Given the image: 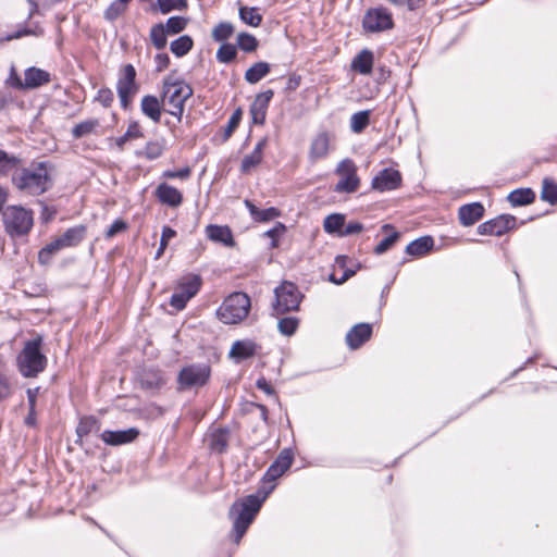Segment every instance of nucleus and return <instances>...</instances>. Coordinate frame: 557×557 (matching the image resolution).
Instances as JSON below:
<instances>
[{
  "instance_id": "1",
  "label": "nucleus",
  "mask_w": 557,
  "mask_h": 557,
  "mask_svg": "<svg viewBox=\"0 0 557 557\" xmlns=\"http://www.w3.org/2000/svg\"><path fill=\"white\" fill-rule=\"evenodd\" d=\"M274 487L273 484L268 488L263 486L259 488L257 494H250L232 505L228 515L231 519H233V532L235 533L236 543L244 536L256 515L259 512L262 503Z\"/></svg>"
},
{
  "instance_id": "2",
  "label": "nucleus",
  "mask_w": 557,
  "mask_h": 557,
  "mask_svg": "<svg viewBox=\"0 0 557 557\" xmlns=\"http://www.w3.org/2000/svg\"><path fill=\"white\" fill-rule=\"evenodd\" d=\"M16 164L11 171L12 183L21 191L38 196L51 187V177L45 162H33L28 166Z\"/></svg>"
},
{
  "instance_id": "3",
  "label": "nucleus",
  "mask_w": 557,
  "mask_h": 557,
  "mask_svg": "<svg viewBox=\"0 0 557 557\" xmlns=\"http://www.w3.org/2000/svg\"><path fill=\"white\" fill-rule=\"evenodd\" d=\"M41 345L42 337L39 335L24 343L16 357V367L22 376L37 377L47 368L48 358L42 354Z\"/></svg>"
},
{
  "instance_id": "4",
  "label": "nucleus",
  "mask_w": 557,
  "mask_h": 557,
  "mask_svg": "<svg viewBox=\"0 0 557 557\" xmlns=\"http://www.w3.org/2000/svg\"><path fill=\"white\" fill-rule=\"evenodd\" d=\"M193 92L191 86L186 82L174 79L172 76L166 77L162 87V102L171 107L166 112L181 121L185 102Z\"/></svg>"
},
{
  "instance_id": "5",
  "label": "nucleus",
  "mask_w": 557,
  "mask_h": 557,
  "mask_svg": "<svg viewBox=\"0 0 557 557\" xmlns=\"http://www.w3.org/2000/svg\"><path fill=\"white\" fill-rule=\"evenodd\" d=\"M250 308L249 296L243 292H235L223 300L216 310V315L224 324H237L247 318Z\"/></svg>"
},
{
  "instance_id": "6",
  "label": "nucleus",
  "mask_w": 557,
  "mask_h": 557,
  "mask_svg": "<svg viewBox=\"0 0 557 557\" xmlns=\"http://www.w3.org/2000/svg\"><path fill=\"white\" fill-rule=\"evenodd\" d=\"M4 230L10 237H20L33 227V212L21 206H8L2 211Z\"/></svg>"
},
{
  "instance_id": "7",
  "label": "nucleus",
  "mask_w": 557,
  "mask_h": 557,
  "mask_svg": "<svg viewBox=\"0 0 557 557\" xmlns=\"http://www.w3.org/2000/svg\"><path fill=\"white\" fill-rule=\"evenodd\" d=\"M298 287L292 282H284L274 289L273 315H281L297 310L301 300Z\"/></svg>"
},
{
  "instance_id": "8",
  "label": "nucleus",
  "mask_w": 557,
  "mask_h": 557,
  "mask_svg": "<svg viewBox=\"0 0 557 557\" xmlns=\"http://www.w3.org/2000/svg\"><path fill=\"white\" fill-rule=\"evenodd\" d=\"M201 284L202 280L198 274L183 276L171 296L170 305L176 310H183L187 302L197 295Z\"/></svg>"
},
{
  "instance_id": "9",
  "label": "nucleus",
  "mask_w": 557,
  "mask_h": 557,
  "mask_svg": "<svg viewBox=\"0 0 557 557\" xmlns=\"http://www.w3.org/2000/svg\"><path fill=\"white\" fill-rule=\"evenodd\" d=\"M139 85L136 83V70L132 64L122 67L116 83V91L120 98L121 107L127 110L134 96L138 92Z\"/></svg>"
},
{
  "instance_id": "10",
  "label": "nucleus",
  "mask_w": 557,
  "mask_h": 557,
  "mask_svg": "<svg viewBox=\"0 0 557 557\" xmlns=\"http://www.w3.org/2000/svg\"><path fill=\"white\" fill-rule=\"evenodd\" d=\"M211 369L203 363L184 367L177 376L178 389L203 386L210 377Z\"/></svg>"
},
{
  "instance_id": "11",
  "label": "nucleus",
  "mask_w": 557,
  "mask_h": 557,
  "mask_svg": "<svg viewBox=\"0 0 557 557\" xmlns=\"http://www.w3.org/2000/svg\"><path fill=\"white\" fill-rule=\"evenodd\" d=\"M335 173L341 176V180L336 183L334 191L347 194L357 191L360 180L357 175V166L351 159L342 160L337 164Z\"/></svg>"
},
{
  "instance_id": "12",
  "label": "nucleus",
  "mask_w": 557,
  "mask_h": 557,
  "mask_svg": "<svg viewBox=\"0 0 557 557\" xmlns=\"http://www.w3.org/2000/svg\"><path fill=\"white\" fill-rule=\"evenodd\" d=\"M362 25L370 33L384 32L393 28L392 14L385 8L369 9L363 16Z\"/></svg>"
},
{
  "instance_id": "13",
  "label": "nucleus",
  "mask_w": 557,
  "mask_h": 557,
  "mask_svg": "<svg viewBox=\"0 0 557 557\" xmlns=\"http://www.w3.org/2000/svg\"><path fill=\"white\" fill-rule=\"evenodd\" d=\"M293 462V453L289 449H283L276 459L271 463L264 473L262 481L264 484L273 483L278 479L286 470L289 469Z\"/></svg>"
},
{
  "instance_id": "14",
  "label": "nucleus",
  "mask_w": 557,
  "mask_h": 557,
  "mask_svg": "<svg viewBox=\"0 0 557 557\" xmlns=\"http://www.w3.org/2000/svg\"><path fill=\"white\" fill-rule=\"evenodd\" d=\"M401 184V175L395 169H383L372 180V188L377 191H386L397 189Z\"/></svg>"
},
{
  "instance_id": "15",
  "label": "nucleus",
  "mask_w": 557,
  "mask_h": 557,
  "mask_svg": "<svg viewBox=\"0 0 557 557\" xmlns=\"http://www.w3.org/2000/svg\"><path fill=\"white\" fill-rule=\"evenodd\" d=\"M273 96L274 91L272 89H268L256 96V99L250 106V114L255 124L262 125L264 123L267 110Z\"/></svg>"
},
{
  "instance_id": "16",
  "label": "nucleus",
  "mask_w": 557,
  "mask_h": 557,
  "mask_svg": "<svg viewBox=\"0 0 557 557\" xmlns=\"http://www.w3.org/2000/svg\"><path fill=\"white\" fill-rule=\"evenodd\" d=\"M139 435L137 428L122 431L106 430L100 434L101 440L110 446H119L134 442Z\"/></svg>"
},
{
  "instance_id": "17",
  "label": "nucleus",
  "mask_w": 557,
  "mask_h": 557,
  "mask_svg": "<svg viewBox=\"0 0 557 557\" xmlns=\"http://www.w3.org/2000/svg\"><path fill=\"white\" fill-rule=\"evenodd\" d=\"M258 349H260V346L251 339L236 341L231 347L228 357L238 363L253 357Z\"/></svg>"
},
{
  "instance_id": "18",
  "label": "nucleus",
  "mask_w": 557,
  "mask_h": 557,
  "mask_svg": "<svg viewBox=\"0 0 557 557\" xmlns=\"http://www.w3.org/2000/svg\"><path fill=\"white\" fill-rule=\"evenodd\" d=\"M156 198L165 206L177 208L183 202V194L175 187L161 183L154 190Z\"/></svg>"
},
{
  "instance_id": "19",
  "label": "nucleus",
  "mask_w": 557,
  "mask_h": 557,
  "mask_svg": "<svg viewBox=\"0 0 557 557\" xmlns=\"http://www.w3.org/2000/svg\"><path fill=\"white\" fill-rule=\"evenodd\" d=\"M371 324L359 323L348 331L346 334V343L351 349H357L371 337Z\"/></svg>"
},
{
  "instance_id": "20",
  "label": "nucleus",
  "mask_w": 557,
  "mask_h": 557,
  "mask_svg": "<svg viewBox=\"0 0 557 557\" xmlns=\"http://www.w3.org/2000/svg\"><path fill=\"white\" fill-rule=\"evenodd\" d=\"M484 215V207L481 202L463 205L458 210V218L463 226H471Z\"/></svg>"
},
{
  "instance_id": "21",
  "label": "nucleus",
  "mask_w": 557,
  "mask_h": 557,
  "mask_svg": "<svg viewBox=\"0 0 557 557\" xmlns=\"http://www.w3.org/2000/svg\"><path fill=\"white\" fill-rule=\"evenodd\" d=\"M51 81V74L42 69L30 66L25 70L24 83L26 89H35L47 85Z\"/></svg>"
},
{
  "instance_id": "22",
  "label": "nucleus",
  "mask_w": 557,
  "mask_h": 557,
  "mask_svg": "<svg viewBox=\"0 0 557 557\" xmlns=\"http://www.w3.org/2000/svg\"><path fill=\"white\" fill-rule=\"evenodd\" d=\"M330 149V134L327 132L319 133L311 141L309 148V158L312 161L323 159L327 156Z\"/></svg>"
},
{
  "instance_id": "23",
  "label": "nucleus",
  "mask_w": 557,
  "mask_h": 557,
  "mask_svg": "<svg viewBox=\"0 0 557 557\" xmlns=\"http://www.w3.org/2000/svg\"><path fill=\"white\" fill-rule=\"evenodd\" d=\"M373 64V52L369 49H363L351 60L350 67L357 73L369 75L372 73Z\"/></svg>"
},
{
  "instance_id": "24",
  "label": "nucleus",
  "mask_w": 557,
  "mask_h": 557,
  "mask_svg": "<svg viewBox=\"0 0 557 557\" xmlns=\"http://www.w3.org/2000/svg\"><path fill=\"white\" fill-rule=\"evenodd\" d=\"M87 227L83 224L67 228L58 238L64 248H72L78 246L86 237Z\"/></svg>"
},
{
  "instance_id": "25",
  "label": "nucleus",
  "mask_w": 557,
  "mask_h": 557,
  "mask_svg": "<svg viewBox=\"0 0 557 557\" xmlns=\"http://www.w3.org/2000/svg\"><path fill=\"white\" fill-rule=\"evenodd\" d=\"M490 235L502 236L516 226V218L511 214H502L487 221Z\"/></svg>"
},
{
  "instance_id": "26",
  "label": "nucleus",
  "mask_w": 557,
  "mask_h": 557,
  "mask_svg": "<svg viewBox=\"0 0 557 557\" xmlns=\"http://www.w3.org/2000/svg\"><path fill=\"white\" fill-rule=\"evenodd\" d=\"M206 233L209 239L212 242L221 243L227 247L235 245L232 231L228 226L213 225L210 224L206 228Z\"/></svg>"
},
{
  "instance_id": "27",
  "label": "nucleus",
  "mask_w": 557,
  "mask_h": 557,
  "mask_svg": "<svg viewBox=\"0 0 557 557\" xmlns=\"http://www.w3.org/2000/svg\"><path fill=\"white\" fill-rule=\"evenodd\" d=\"M140 110L144 115L149 117L154 123H159L161 120L162 104L156 96L146 95L140 101Z\"/></svg>"
},
{
  "instance_id": "28",
  "label": "nucleus",
  "mask_w": 557,
  "mask_h": 557,
  "mask_svg": "<svg viewBox=\"0 0 557 557\" xmlns=\"http://www.w3.org/2000/svg\"><path fill=\"white\" fill-rule=\"evenodd\" d=\"M267 143V138L260 139L253 148L252 152L243 158L240 165L243 173H249L253 168L261 163L263 149L265 148Z\"/></svg>"
},
{
  "instance_id": "29",
  "label": "nucleus",
  "mask_w": 557,
  "mask_h": 557,
  "mask_svg": "<svg viewBox=\"0 0 557 557\" xmlns=\"http://www.w3.org/2000/svg\"><path fill=\"white\" fill-rule=\"evenodd\" d=\"M141 387L150 391H157L165 384V380L159 370L147 369L140 374Z\"/></svg>"
},
{
  "instance_id": "30",
  "label": "nucleus",
  "mask_w": 557,
  "mask_h": 557,
  "mask_svg": "<svg viewBox=\"0 0 557 557\" xmlns=\"http://www.w3.org/2000/svg\"><path fill=\"white\" fill-rule=\"evenodd\" d=\"M100 430V422L97 418L92 416H87L81 418L78 425L76 428L77 440L76 444L83 445V437L87 436L91 432H98Z\"/></svg>"
},
{
  "instance_id": "31",
  "label": "nucleus",
  "mask_w": 557,
  "mask_h": 557,
  "mask_svg": "<svg viewBox=\"0 0 557 557\" xmlns=\"http://www.w3.org/2000/svg\"><path fill=\"white\" fill-rule=\"evenodd\" d=\"M434 245V240L431 236H423L416 240H412L406 247V252L410 256L421 257L428 253Z\"/></svg>"
},
{
  "instance_id": "32",
  "label": "nucleus",
  "mask_w": 557,
  "mask_h": 557,
  "mask_svg": "<svg viewBox=\"0 0 557 557\" xmlns=\"http://www.w3.org/2000/svg\"><path fill=\"white\" fill-rule=\"evenodd\" d=\"M507 200L512 207L527 206L535 200V193L531 188H518L508 195Z\"/></svg>"
},
{
  "instance_id": "33",
  "label": "nucleus",
  "mask_w": 557,
  "mask_h": 557,
  "mask_svg": "<svg viewBox=\"0 0 557 557\" xmlns=\"http://www.w3.org/2000/svg\"><path fill=\"white\" fill-rule=\"evenodd\" d=\"M271 71V65L268 62L260 61L252 64L245 73V79L249 84H257Z\"/></svg>"
},
{
  "instance_id": "34",
  "label": "nucleus",
  "mask_w": 557,
  "mask_h": 557,
  "mask_svg": "<svg viewBox=\"0 0 557 557\" xmlns=\"http://www.w3.org/2000/svg\"><path fill=\"white\" fill-rule=\"evenodd\" d=\"M62 249H65L57 237L45 247H42L38 252V262L42 265H47L51 262L52 258Z\"/></svg>"
},
{
  "instance_id": "35",
  "label": "nucleus",
  "mask_w": 557,
  "mask_h": 557,
  "mask_svg": "<svg viewBox=\"0 0 557 557\" xmlns=\"http://www.w3.org/2000/svg\"><path fill=\"white\" fill-rule=\"evenodd\" d=\"M230 432L227 429H218L210 436V447L216 453H224L228 445Z\"/></svg>"
},
{
  "instance_id": "36",
  "label": "nucleus",
  "mask_w": 557,
  "mask_h": 557,
  "mask_svg": "<svg viewBox=\"0 0 557 557\" xmlns=\"http://www.w3.org/2000/svg\"><path fill=\"white\" fill-rule=\"evenodd\" d=\"M193 38L188 35H183L171 42L170 50L177 58H182L193 49Z\"/></svg>"
},
{
  "instance_id": "37",
  "label": "nucleus",
  "mask_w": 557,
  "mask_h": 557,
  "mask_svg": "<svg viewBox=\"0 0 557 557\" xmlns=\"http://www.w3.org/2000/svg\"><path fill=\"white\" fill-rule=\"evenodd\" d=\"M99 125V121L96 119L83 121L73 127L72 136L74 139H79L95 133Z\"/></svg>"
},
{
  "instance_id": "38",
  "label": "nucleus",
  "mask_w": 557,
  "mask_h": 557,
  "mask_svg": "<svg viewBox=\"0 0 557 557\" xmlns=\"http://www.w3.org/2000/svg\"><path fill=\"white\" fill-rule=\"evenodd\" d=\"M239 17L245 24L252 27H258L262 23V15L258 12V9L255 7H240Z\"/></svg>"
},
{
  "instance_id": "39",
  "label": "nucleus",
  "mask_w": 557,
  "mask_h": 557,
  "mask_svg": "<svg viewBox=\"0 0 557 557\" xmlns=\"http://www.w3.org/2000/svg\"><path fill=\"white\" fill-rule=\"evenodd\" d=\"M541 199L554 205L557 202V183L550 177H544L542 181Z\"/></svg>"
},
{
  "instance_id": "40",
  "label": "nucleus",
  "mask_w": 557,
  "mask_h": 557,
  "mask_svg": "<svg viewBox=\"0 0 557 557\" xmlns=\"http://www.w3.org/2000/svg\"><path fill=\"white\" fill-rule=\"evenodd\" d=\"M169 33L165 30L162 23L156 24L150 29V40L156 49L162 50L166 46V36Z\"/></svg>"
},
{
  "instance_id": "41",
  "label": "nucleus",
  "mask_w": 557,
  "mask_h": 557,
  "mask_svg": "<svg viewBox=\"0 0 557 557\" xmlns=\"http://www.w3.org/2000/svg\"><path fill=\"white\" fill-rule=\"evenodd\" d=\"M164 149L165 146L163 141H149L141 151L137 152V154L144 156L148 160H156L162 156Z\"/></svg>"
},
{
  "instance_id": "42",
  "label": "nucleus",
  "mask_w": 557,
  "mask_h": 557,
  "mask_svg": "<svg viewBox=\"0 0 557 557\" xmlns=\"http://www.w3.org/2000/svg\"><path fill=\"white\" fill-rule=\"evenodd\" d=\"M370 123V111H359L350 117V128L354 133H361Z\"/></svg>"
},
{
  "instance_id": "43",
  "label": "nucleus",
  "mask_w": 557,
  "mask_h": 557,
  "mask_svg": "<svg viewBox=\"0 0 557 557\" xmlns=\"http://www.w3.org/2000/svg\"><path fill=\"white\" fill-rule=\"evenodd\" d=\"M344 225H345V216L339 213H333V214L327 215L323 222L324 231L329 234H333L336 232L341 233Z\"/></svg>"
},
{
  "instance_id": "44",
  "label": "nucleus",
  "mask_w": 557,
  "mask_h": 557,
  "mask_svg": "<svg viewBox=\"0 0 557 557\" xmlns=\"http://www.w3.org/2000/svg\"><path fill=\"white\" fill-rule=\"evenodd\" d=\"M237 48L232 44L224 42L216 51V60L220 63L228 64L236 59Z\"/></svg>"
},
{
  "instance_id": "45",
  "label": "nucleus",
  "mask_w": 557,
  "mask_h": 557,
  "mask_svg": "<svg viewBox=\"0 0 557 557\" xmlns=\"http://www.w3.org/2000/svg\"><path fill=\"white\" fill-rule=\"evenodd\" d=\"M259 46L257 38L249 33H239L237 35V47L244 52H255Z\"/></svg>"
},
{
  "instance_id": "46",
  "label": "nucleus",
  "mask_w": 557,
  "mask_h": 557,
  "mask_svg": "<svg viewBox=\"0 0 557 557\" xmlns=\"http://www.w3.org/2000/svg\"><path fill=\"white\" fill-rule=\"evenodd\" d=\"M143 136L144 134L140 129L138 122H133L132 124H129L126 133L123 136H120L115 139V144L120 149H123L124 145L129 139L141 138Z\"/></svg>"
},
{
  "instance_id": "47",
  "label": "nucleus",
  "mask_w": 557,
  "mask_h": 557,
  "mask_svg": "<svg viewBox=\"0 0 557 557\" xmlns=\"http://www.w3.org/2000/svg\"><path fill=\"white\" fill-rule=\"evenodd\" d=\"M234 33V26L228 22H221L212 29V38L222 42L227 40Z\"/></svg>"
},
{
  "instance_id": "48",
  "label": "nucleus",
  "mask_w": 557,
  "mask_h": 557,
  "mask_svg": "<svg viewBox=\"0 0 557 557\" xmlns=\"http://www.w3.org/2000/svg\"><path fill=\"white\" fill-rule=\"evenodd\" d=\"M44 35V28L36 25L35 27H23L12 34H9L4 37V40L10 41L13 39H18L23 36H36L40 37Z\"/></svg>"
},
{
  "instance_id": "49",
  "label": "nucleus",
  "mask_w": 557,
  "mask_h": 557,
  "mask_svg": "<svg viewBox=\"0 0 557 557\" xmlns=\"http://www.w3.org/2000/svg\"><path fill=\"white\" fill-rule=\"evenodd\" d=\"M187 20L183 16H171L164 25L165 30L169 35H175L185 29Z\"/></svg>"
},
{
  "instance_id": "50",
  "label": "nucleus",
  "mask_w": 557,
  "mask_h": 557,
  "mask_svg": "<svg viewBox=\"0 0 557 557\" xmlns=\"http://www.w3.org/2000/svg\"><path fill=\"white\" fill-rule=\"evenodd\" d=\"M126 7L121 0L113 1L104 11V18L110 22L115 21L125 12Z\"/></svg>"
},
{
  "instance_id": "51",
  "label": "nucleus",
  "mask_w": 557,
  "mask_h": 557,
  "mask_svg": "<svg viewBox=\"0 0 557 557\" xmlns=\"http://www.w3.org/2000/svg\"><path fill=\"white\" fill-rule=\"evenodd\" d=\"M161 13L168 14L173 10L187 8V0H157Z\"/></svg>"
},
{
  "instance_id": "52",
  "label": "nucleus",
  "mask_w": 557,
  "mask_h": 557,
  "mask_svg": "<svg viewBox=\"0 0 557 557\" xmlns=\"http://www.w3.org/2000/svg\"><path fill=\"white\" fill-rule=\"evenodd\" d=\"M277 327L283 335L290 336L298 327V319L293 317L282 318L278 320Z\"/></svg>"
},
{
  "instance_id": "53",
  "label": "nucleus",
  "mask_w": 557,
  "mask_h": 557,
  "mask_svg": "<svg viewBox=\"0 0 557 557\" xmlns=\"http://www.w3.org/2000/svg\"><path fill=\"white\" fill-rule=\"evenodd\" d=\"M240 120H242V110L237 109L233 112V114L228 119V122L224 128L223 141H226L232 136L234 131L238 127Z\"/></svg>"
},
{
  "instance_id": "54",
  "label": "nucleus",
  "mask_w": 557,
  "mask_h": 557,
  "mask_svg": "<svg viewBox=\"0 0 557 557\" xmlns=\"http://www.w3.org/2000/svg\"><path fill=\"white\" fill-rule=\"evenodd\" d=\"M21 160L15 156H10L5 151L0 150V174L8 173L20 163Z\"/></svg>"
},
{
  "instance_id": "55",
  "label": "nucleus",
  "mask_w": 557,
  "mask_h": 557,
  "mask_svg": "<svg viewBox=\"0 0 557 557\" xmlns=\"http://www.w3.org/2000/svg\"><path fill=\"white\" fill-rule=\"evenodd\" d=\"M175 235H176V232L172 227H170V226L162 227L160 246L157 250L156 259H159L163 255L164 250L166 249V247L169 245L170 239L175 237Z\"/></svg>"
},
{
  "instance_id": "56",
  "label": "nucleus",
  "mask_w": 557,
  "mask_h": 557,
  "mask_svg": "<svg viewBox=\"0 0 557 557\" xmlns=\"http://www.w3.org/2000/svg\"><path fill=\"white\" fill-rule=\"evenodd\" d=\"M400 237V233L393 232L391 235L382 239L374 248V253L382 255L386 252Z\"/></svg>"
},
{
  "instance_id": "57",
  "label": "nucleus",
  "mask_w": 557,
  "mask_h": 557,
  "mask_svg": "<svg viewBox=\"0 0 557 557\" xmlns=\"http://www.w3.org/2000/svg\"><path fill=\"white\" fill-rule=\"evenodd\" d=\"M30 5L28 18H32L34 14L38 13L40 8L48 9L62 0H27Z\"/></svg>"
},
{
  "instance_id": "58",
  "label": "nucleus",
  "mask_w": 557,
  "mask_h": 557,
  "mask_svg": "<svg viewBox=\"0 0 557 557\" xmlns=\"http://www.w3.org/2000/svg\"><path fill=\"white\" fill-rule=\"evenodd\" d=\"M113 100L114 95L110 88L103 87L98 90L96 101L101 103L104 108H109L112 104Z\"/></svg>"
},
{
  "instance_id": "59",
  "label": "nucleus",
  "mask_w": 557,
  "mask_h": 557,
  "mask_svg": "<svg viewBox=\"0 0 557 557\" xmlns=\"http://www.w3.org/2000/svg\"><path fill=\"white\" fill-rule=\"evenodd\" d=\"M286 231V226L281 223V222H277L275 224L274 227H272L271 230L267 231L264 233L265 236L268 237H271L272 238V243H271V247H277L278 246V240L277 238L283 235Z\"/></svg>"
},
{
  "instance_id": "60",
  "label": "nucleus",
  "mask_w": 557,
  "mask_h": 557,
  "mask_svg": "<svg viewBox=\"0 0 557 557\" xmlns=\"http://www.w3.org/2000/svg\"><path fill=\"white\" fill-rule=\"evenodd\" d=\"M127 228H128V224L124 220L117 219L107 230L106 238H108V239L112 238L116 234L122 233V232L126 231Z\"/></svg>"
},
{
  "instance_id": "61",
  "label": "nucleus",
  "mask_w": 557,
  "mask_h": 557,
  "mask_svg": "<svg viewBox=\"0 0 557 557\" xmlns=\"http://www.w3.org/2000/svg\"><path fill=\"white\" fill-rule=\"evenodd\" d=\"M12 394V385L9 377L0 372V401L9 398Z\"/></svg>"
},
{
  "instance_id": "62",
  "label": "nucleus",
  "mask_w": 557,
  "mask_h": 557,
  "mask_svg": "<svg viewBox=\"0 0 557 557\" xmlns=\"http://www.w3.org/2000/svg\"><path fill=\"white\" fill-rule=\"evenodd\" d=\"M281 215V211L277 208L270 207L259 211L257 222H268L278 218Z\"/></svg>"
},
{
  "instance_id": "63",
  "label": "nucleus",
  "mask_w": 557,
  "mask_h": 557,
  "mask_svg": "<svg viewBox=\"0 0 557 557\" xmlns=\"http://www.w3.org/2000/svg\"><path fill=\"white\" fill-rule=\"evenodd\" d=\"M191 174V171L188 166L186 168H183V169H180L177 171H172V170H168V171H164L162 176L164 178H170V180H173V178H180V180H187Z\"/></svg>"
},
{
  "instance_id": "64",
  "label": "nucleus",
  "mask_w": 557,
  "mask_h": 557,
  "mask_svg": "<svg viewBox=\"0 0 557 557\" xmlns=\"http://www.w3.org/2000/svg\"><path fill=\"white\" fill-rule=\"evenodd\" d=\"M344 227L345 228L341 232V235L343 236L358 234L363 230V225L359 222H349L348 224L344 225Z\"/></svg>"
}]
</instances>
